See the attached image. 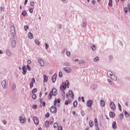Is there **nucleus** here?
<instances>
[{
  "label": "nucleus",
  "mask_w": 130,
  "mask_h": 130,
  "mask_svg": "<svg viewBox=\"0 0 130 130\" xmlns=\"http://www.w3.org/2000/svg\"><path fill=\"white\" fill-rule=\"evenodd\" d=\"M69 83V80H67L66 81V83H62L60 87V89L62 91L61 95L63 97V100H64V96L66 94V92H64V90H66V89H67V88H69L70 86V84Z\"/></svg>",
  "instance_id": "nucleus-1"
},
{
  "label": "nucleus",
  "mask_w": 130,
  "mask_h": 130,
  "mask_svg": "<svg viewBox=\"0 0 130 130\" xmlns=\"http://www.w3.org/2000/svg\"><path fill=\"white\" fill-rule=\"evenodd\" d=\"M107 75L109 78L111 79L112 81H116L117 80V78H116V76L113 74L112 72L111 71H108Z\"/></svg>",
  "instance_id": "nucleus-2"
},
{
  "label": "nucleus",
  "mask_w": 130,
  "mask_h": 130,
  "mask_svg": "<svg viewBox=\"0 0 130 130\" xmlns=\"http://www.w3.org/2000/svg\"><path fill=\"white\" fill-rule=\"evenodd\" d=\"M56 94H57L56 89L53 88L52 90L50 92V93L48 95V100H51V98H52V96H56Z\"/></svg>",
  "instance_id": "nucleus-3"
},
{
  "label": "nucleus",
  "mask_w": 130,
  "mask_h": 130,
  "mask_svg": "<svg viewBox=\"0 0 130 130\" xmlns=\"http://www.w3.org/2000/svg\"><path fill=\"white\" fill-rule=\"evenodd\" d=\"M10 32L12 36L15 37L16 36V28L14 25H12L10 27Z\"/></svg>",
  "instance_id": "nucleus-4"
},
{
  "label": "nucleus",
  "mask_w": 130,
  "mask_h": 130,
  "mask_svg": "<svg viewBox=\"0 0 130 130\" xmlns=\"http://www.w3.org/2000/svg\"><path fill=\"white\" fill-rule=\"evenodd\" d=\"M19 120L21 123H25V122H26V118L20 116H19Z\"/></svg>",
  "instance_id": "nucleus-5"
},
{
  "label": "nucleus",
  "mask_w": 130,
  "mask_h": 130,
  "mask_svg": "<svg viewBox=\"0 0 130 130\" xmlns=\"http://www.w3.org/2000/svg\"><path fill=\"white\" fill-rule=\"evenodd\" d=\"M93 103H94V102H93V101L91 100H88L86 103V106L88 107H91L92 105H93Z\"/></svg>",
  "instance_id": "nucleus-6"
},
{
  "label": "nucleus",
  "mask_w": 130,
  "mask_h": 130,
  "mask_svg": "<svg viewBox=\"0 0 130 130\" xmlns=\"http://www.w3.org/2000/svg\"><path fill=\"white\" fill-rule=\"evenodd\" d=\"M109 106L111 108V109H112V110H115L116 109V107H115V104L113 102H111L109 104Z\"/></svg>",
  "instance_id": "nucleus-7"
},
{
  "label": "nucleus",
  "mask_w": 130,
  "mask_h": 130,
  "mask_svg": "<svg viewBox=\"0 0 130 130\" xmlns=\"http://www.w3.org/2000/svg\"><path fill=\"white\" fill-rule=\"evenodd\" d=\"M50 111L52 113H56V111H57V110L56 109V107L55 106H52L50 109Z\"/></svg>",
  "instance_id": "nucleus-8"
},
{
  "label": "nucleus",
  "mask_w": 130,
  "mask_h": 130,
  "mask_svg": "<svg viewBox=\"0 0 130 130\" xmlns=\"http://www.w3.org/2000/svg\"><path fill=\"white\" fill-rule=\"evenodd\" d=\"M64 72H66V73H72V69L70 67H65L63 68Z\"/></svg>",
  "instance_id": "nucleus-9"
},
{
  "label": "nucleus",
  "mask_w": 130,
  "mask_h": 130,
  "mask_svg": "<svg viewBox=\"0 0 130 130\" xmlns=\"http://www.w3.org/2000/svg\"><path fill=\"white\" fill-rule=\"evenodd\" d=\"M38 61L40 64V65L41 66V67H44L45 63H44V60H43V59L41 58H39Z\"/></svg>",
  "instance_id": "nucleus-10"
},
{
  "label": "nucleus",
  "mask_w": 130,
  "mask_h": 130,
  "mask_svg": "<svg viewBox=\"0 0 130 130\" xmlns=\"http://www.w3.org/2000/svg\"><path fill=\"white\" fill-rule=\"evenodd\" d=\"M22 70L23 71L22 75H23V76H25V75L27 74V68H26V66H22Z\"/></svg>",
  "instance_id": "nucleus-11"
},
{
  "label": "nucleus",
  "mask_w": 130,
  "mask_h": 130,
  "mask_svg": "<svg viewBox=\"0 0 130 130\" xmlns=\"http://www.w3.org/2000/svg\"><path fill=\"white\" fill-rule=\"evenodd\" d=\"M33 120H34V122L35 124H36V125H38V124H39V120H38V119H37V117H36V116L34 117Z\"/></svg>",
  "instance_id": "nucleus-12"
},
{
  "label": "nucleus",
  "mask_w": 130,
  "mask_h": 130,
  "mask_svg": "<svg viewBox=\"0 0 130 130\" xmlns=\"http://www.w3.org/2000/svg\"><path fill=\"white\" fill-rule=\"evenodd\" d=\"M16 44H17V41H16V40H12L11 43L12 48H15V47H16Z\"/></svg>",
  "instance_id": "nucleus-13"
},
{
  "label": "nucleus",
  "mask_w": 130,
  "mask_h": 130,
  "mask_svg": "<svg viewBox=\"0 0 130 130\" xmlns=\"http://www.w3.org/2000/svg\"><path fill=\"white\" fill-rule=\"evenodd\" d=\"M2 85L3 89H7V82L6 81L3 80L2 82Z\"/></svg>",
  "instance_id": "nucleus-14"
},
{
  "label": "nucleus",
  "mask_w": 130,
  "mask_h": 130,
  "mask_svg": "<svg viewBox=\"0 0 130 130\" xmlns=\"http://www.w3.org/2000/svg\"><path fill=\"white\" fill-rule=\"evenodd\" d=\"M34 83H35V79L32 78L31 80V82L29 85V88L31 89L33 88V86L34 85Z\"/></svg>",
  "instance_id": "nucleus-15"
},
{
  "label": "nucleus",
  "mask_w": 130,
  "mask_h": 130,
  "mask_svg": "<svg viewBox=\"0 0 130 130\" xmlns=\"http://www.w3.org/2000/svg\"><path fill=\"white\" fill-rule=\"evenodd\" d=\"M56 77H57V75L56 74H55L52 77V81L53 83H55L56 81Z\"/></svg>",
  "instance_id": "nucleus-16"
},
{
  "label": "nucleus",
  "mask_w": 130,
  "mask_h": 130,
  "mask_svg": "<svg viewBox=\"0 0 130 130\" xmlns=\"http://www.w3.org/2000/svg\"><path fill=\"white\" fill-rule=\"evenodd\" d=\"M95 126L96 127V130H99V128L98 127V119L97 118L94 119Z\"/></svg>",
  "instance_id": "nucleus-17"
},
{
  "label": "nucleus",
  "mask_w": 130,
  "mask_h": 130,
  "mask_svg": "<svg viewBox=\"0 0 130 130\" xmlns=\"http://www.w3.org/2000/svg\"><path fill=\"white\" fill-rule=\"evenodd\" d=\"M6 54L8 56H12V52L10 51L9 49H7L6 50Z\"/></svg>",
  "instance_id": "nucleus-18"
},
{
  "label": "nucleus",
  "mask_w": 130,
  "mask_h": 130,
  "mask_svg": "<svg viewBox=\"0 0 130 130\" xmlns=\"http://www.w3.org/2000/svg\"><path fill=\"white\" fill-rule=\"evenodd\" d=\"M57 103H60V100H59V99H55V100L54 101V106H55V105H56V104H57Z\"/></svg>",
  "instance_id": "nucleus-19"
},
{
  "label": "nucleus",
  "mask_w": 130,
  "mask_h": 130,
  "mask_svg": "<svg viewBox=\"0 0 130 130\" xmlns=\"http://www.w3.org/2000/svg\"><path fill=\"white\" fill-rule=\"evenodd\" d=\"M43 79H44V83H46L48 81V77H47V76L44 75L43 76Z\"/></svg>",
  "instance_id": "nucleus-20"
},
{
  "label": "nucleus",
  "mask_w": 130,
  "mask_h": 130,
  "mask_svg": "<svg viewBox=\"0 0 130 130\" xmlns=\"http://www.w3.org/2000/svg\"><path fill=\"white\" fill-rule=\"evenodd\" d=\"M85 62L84 60L80 59L79 60L78 63L79 64H85Z\"/></svg>",
  "instance_id": "nucleus-21"
},
{
  "label": "nucleus",
  "mask_w": 130,
  "mask_h": 130,
  "mask_svg": "<svg viewBox=\"0 0 130 130\" xmlns=\"http://www.w3.org/2000/svg\"><path fill=\"white\" fill-rule=\"evenodd\" d=\"M69 94L70 96H71L72 99H74V92L72 90H69Z\"/></svg>",
  "instance_id": "nucleus-22"
},
{
  "label": "nucleus",
  "mask_w": 130,
  "mask_h": 130,
  "mask_svg": "<svg viewBox=\"0 0 130 130\" xmlns=\"http://www.w3.org/2000/svg\"><path fill=\"white\" fill-rule=\"evenodd\" d=\"M101 106L102 107H104V106H105V102L103 100H101Z\"/></svg>",
  "instance_id": "nucleus-23"
},
{
  "label": "nucleus",
  "mask_w": 130,
  "mask_h": 130,
  "mask_svg": "<svg viewBox=\"0 0 130 130\" xmlns=\"http://www.w3.org/2000/svg\"><path fill=\"white\" fill-rule=\"evenodd\" d=\"M28 37L29 38V39H33V35H32V33L28 32Z\"/></svg>",
  "instance_id": "nucleus-24"
},
{
  "label": "nucleus",
  "mask_w": 130,
  "mask_h": 130,
  "mask_svg": "<svg viewBox=\"0 0 130 130\" xmlns=\"http://www.w3.org/2000/svg\"><path fill=\"white\" fill-rule=\"evenodd\" d=\"M112 127H113V129H115V128H116V121L113 122Z\"/></svg>",
  "instance_id": "nucleus-25"
},
{
  "label": "nucleus",
  "mask_w": 130,
  "mask_h": 130,
  "mask_svg": "<svg viewBox=\"0 0 130 130\" xmlns=\"http://www.w3.org/2000/svg\"><path fill=\"white\" fill-rule=\"evenodd\" d=\"M35 42L36 44H37V45H38L39 46V45H40V43H41L40 42V41H39V40H38L37 39L35 40Z\"/></svg>",
  "instance_id": "nucleus-26"
},
{
  "label": "nucleus",
  "mask_w": 130,
  "mask_h": 130,
  "mask_svg": "<svg viewBox=\"0 0 130 130\" xmlns=\"http://www.w3.org/2000/svg\"><path fill=\"white\" fill-rule=\"evenodd\" d=\"M109 114L110 117L113 118L114 116H115V114L113 112H110Z\"/></svg>",
  "instance_id": "nucleus-27"
},
{
  "label": "nucleus",
  "mask_w": 130,
  "mask_h": 130,
  "mask_svg": "<svg viewBox=\"0 0 130 130\" xmlns=\"http://www.w3.org/2000/svg\"><path fill=\"white\" fill-rule=\"evenodd\" d=\"M89 126H90V127H93V126L94 125V123H93V121H92V120L89 121Z\"/></svg>",
  "instance_id": "nucleus-28"
},
{
  "label": "nucleus",
  "mask_w": 130,
  "mask_h": 130,
  "mask_svg": "<svg viewBox=\"0 0 130 130\" xmlns=\"http://www.w3.org/2000/svg\"><path fill=\"white\" fill-rule=\"evenodd\" d=\"M124 114H125V116L126 117H129V113H128L126 111H124Z\"/></svg>",
  "instance_id": "nucleus-29"
},
{
  "label": "nucleus",
  "mask_w": 130,
  "mask_h": 130,
  "mask_svg": "<svg viewBox=\"0 0 130 130\" xmlns=\"http://www.w3.org/2000/svg\"><path fill=\"white\" fill-rule=\"evenodd\" d=\"M90 48L93 51L96 50V46H95V45L94 44L91 45V46H90Z\"/></svg>",
  "instance_id": "nucleus-30"
},
{
  "label": "nucleus",
  "mask_w": 130,
  "mask_h": 130,
  "mask_svg": "<svg viewBox=\"0 0 130 130\" xmlns=\"http://www.w3.org/2000/svg\"><path fill=\"white\" fill-rule=\"evenodd\" d=\"M100 59V58H99V57L96 56L93 59V60L94 61H95V62H96V61H99Z\"/></svg>",
  "instance_id": "nucleus-31"
},
{
  "label": "nucleus",
  "mask_w": 130,
  "mask_h": 130,
  "mask_svg": "<svg viewBox=\"0 0 130 130\" xmlns=\"http://www.w3.org/2000/svg\"><path fill=\"white\" fill-rule=\"evenodd\" d=\"M41 103L42 104L43 107H45V105H46V103L45 102H42V100H40Z\"/></svg>",
  "instance_id": "nucleus-32"
},
{
  "label": "nucleus",
  "mask_w": 130,
  "mask_h": 130,
  "mask_svg": "<svg viewBox=\"0 0 130 130\" xmlns=\"http://www.w3.org/2000/svg\"><path fill=\"white\" fill-rule=\"evenodd\" d=\"M53 126L54 128H57L58 127V123L57 122L54 123Z\"/></svg>",
  "instance_id": "nucleus-33"
},
{
  "label": "nucleus",
  "mask_w": 130,
  "mask_h": 130,
  "mask_svg": "<svg viewBox=\"0 0 130 130\" xmlns=\"http://www.w3.org/2000/svg\"><path fill=\"white\" fill-rule=\"evenodd\" d=\"M73 106L74 107H77L78 106V102L77 101H75L73 103Z\"/></svg>",
  "instance_id": "nucleus-34"
},
{
  "label": "nucleus",
  "mask_w": 130,
  "mask_h": 130,
  "mask_svg": "<svg viewBox=\"0 0 130 130\" xmlns=\"http://www.w3.org/2000/svg\"><path fill=\"white\" fill-rule=\"evenodd\" d=\"M66 54L67 56H68V57H70V56H71V52L67 51L66 53Z\"/></svg>",
  "instance_id": "nucleus-35"
},
{
  "label": "nucleus",
  "mask_w": 130,
  "mask_h": 130,
  "mask_svg": "<svg viewBox=\"0 0 130 130\" xmlns=\"http://www.w3.org/2000/svg\"><path fill=\"white\" fill-rule=\"evenodd\" d=\"M21 15H22V16H26V15H27V12L25 10L22 11Z\"/></svg>",
  "instance_id": "nucleus-36"
},
{
  "label": "nucleus",
  "mask_w": 130,
  "mask_h": 130,
  "mask_svg": "<svg viewBox=\"0 0 130 130\" xmlns=\"http://www.w3.org/2000/svg\"><path fill=\"white\" fill-rule=\"evenodd\" d=\"M108 6H109V7H112V0L109 1Z\"/></svg>",
  "instance_id": "nucleus-37"
},
{
  "label": "nucleus",
  "mask_w": 130,
  "mask_h": 130,
  "mask_svg": "<svg viewBox=\"0 0 130 130\" xmlns=\"http://www.w3.org/2000/svg\"><path fill=\"white\" fill-rule=\"evenodd\" d=\"M33 95H32V99H34V100H35V99H36L37 98V96L35 94V93H32Z\"/></svg>",
  "instance_id": "nucleus-38"
},
{
  "label": "nucleus",
  "mask_w": 130,
  "mask_h": 130,
  "mask_svg": "<svg viewBox=\"0 0 130 130\" xmlns=\"http://www.w3.org/2000/svg\"><path fill=\"white\" fill-rule=\"evenodd\" d=\"M118 107L120 110V111H122V109H121V105H120V104L118 103Z\"/></svg>",
  "instance_id": "nucleus-39"
},
{
  "label": "nucleus",
  "mask_w": 130,
  "mask_h": 130,
  "mask_svg": "<svg viewBox=\"0 0 130 130\" xmlns=\"http://www.w3.org/2000/svg\"><path fill=\"white\" fill-rule=\"evenodd\" d=\"M24 29L25 31H27V30H29V26L28 25H25L24 26Z\"/></svg>",
  "instance_id": "nucleus-40"
},
{
  "label": "nucleus",
  "mask_w": 130,
  "mask_h": 130,
  "mask_svg": "<svg viewBox=\"0 0 130 130\" xmlns=\"http://www.w3.org/2000/svg\"><path fill=\"white\" fill-rule=\"evenodd\" d=\"M45 125L47 127H48V126H49V121H46L45 122Z\"/></svg>",
  "instance_id": "nucleus-41"
},
{
  "label": "nucleus",
  "mask_w": 130,
  "mask_h": 130,
  "mask_svg": "<svg viewBox=\"0 0 130 130\" xmlns=\"http://www.w3.org/2000/svg\"><path fill=\"white\" fill-rule=\"evenodd\" d=\"M26 68V70L27 69L28 71H31V67H30L29 64H27Z\"/></svg>",
  "instance_id": "nucleus-42"
},
{
  "label": "nucleus",
  "mask_w": 130,
  "mask_h": 130,
  "mask_svg": "<svg viewBox=\"0 0 130 130\" xmlns=\"http://www.w3.org/2000/svg\"><path fill=\"white\" fill-rule=\"evenodd\" d=\"M64 66L66 67H70V63L69 62H66L64 63Z\"/></svg>",
  "instance_id": "nucleus-43"
},
{
  "label": "nucleus",
  "mask_w": 130,
  "mask_h": 130,
  "mask_svg": "<svg viewBox=\"0 0 130 130\" xmlns=\"http://www.w3.org/2000/svg\"><path fill=\"white\" fill-rule=\"evenodd\" d=\"M30 5L31 7H34V6H35V3H34V2L31 1V2H30Z\"/></svg>",
  "instance_id": "nucleus-44"
},
{
  "label": "nucleus",
  "mask_w": 130,
  "mask_h": 130,
  "mask_svg": "<svg viewBox=\"0 0 130 130\" xmlns=\"http://www.w3.org/2000/svg\"><path fill=\"white\" fill-rule=\"evenodd\" d=\"M124 11L125 12V14H127V12L128 11V9L127 8V7H125L124 9Z\"/></svg>",
  "instance_id": "nucleus-45"
},
{
  "label": "nucleus",
  "mask_w": 130,
  "mask_h": 130,
  "mask_svg": "<svg viewBox=\"0 0 130 130\" xmlns=\"http://www.w3.org/2000/svg\"><path fill=\"white\" fill-rule=\"evenodd\" d=\"M36 92H37V89L35 88V89H32V94H35V93H36Z\"/></svg>",
  "instance_id": "nucleus-46"
},
{
  "label": "nucleus",
  "mask_w": 130,
  "mask_h": 130,
  "mask_svg": "<svg viewBox=\"0 0 130 130\" xmlns=\"http://www.w3.org/2000/svg\"><path fill=\"white\" fill-rule=\"evenodd\" d=\"M32 109H36L37 108V105H33L32 106Z\"/></svg>",
  "instance_id": "nucleus-47"
},
{
  "label": "nucleus",
  "mask_w": 130,
  "mask_h": 130,
  "mask_svg": "<svg viewBox=\"0 0 130 130\" xmlns=\"http://www.w3.org/2000/svg\"><path fill=\"white\" fill-rule=\"evenodd\" d=\"M123 116H124V115L122 113H121L119 115V117H120V119H122V118H123Z\"/></svg>",
  "instance_id": "nucleus-48"
},
{
  "label": "nucleus",
  "mask_w": 130,
  "mask_h": 130,
  "mask_svg": "<svg viewBox=\"0 0 130 130\" xmlns=\"http://www.w3.org/2000/svg\"><path fill=\"white\" fill-rule=\"evenodd\" d=\"M45 49H48V47H49V46L48 45V44L45 43Z\"/></svg>",
  "instance_id": "nucleus-49"
},
{
  "label": "nucleus",
  "mask_w": 130,
  "mask_h": 130,
  "mask_svg": "<svg viewBox=\"0 0 130 130\" xmlns=\"http://www.w3.org/2000/svg\"><path fill=\"white\" fill-rule=\"evenodd\" d=\"M59 78H62V73L59 72L58 74Z\"/></svg>",
  "instance_id": "nucleus-50"
},
{
  "label": "nucleus",
  "mask_w": 130,
  "mask_h": 130,
  "mask_svg": "<svg viewBox=\"0 0 130 130\" xmlns=\"http://www.w3.org/2000/svg\"><path fill=\"white\" fill-rule=\"evenodd\" d=\"M69 104H71V102L69 101H66L65 102V105H69Z\"/></svg>",
  "instance_id": "nucleus-51"
},
{
  "label": "nucleus",
  "mask_w": 130,
  "mask_h": 130,
  "mask_svg": "<svg viewBox=\"0 0 130 130\" xmlns=\"http://www.w3.org/2000/svg\"><path fill=\"white\" fill-rule=\"evenodd\" d=\"M107 81H108L109 84H110V85H112V81H111V80L108 79L107 80Z\"/></svg>",
  "instance_id": "nucleus-52"
},
{
  "label": "nucleus",
  "mask_w": 130,
  "mask_h": 130,
  "mask_svg": "<svg viewBox=\"0 0 130 130\" xmlns=\"http://www.w3.org/2000/svg\"><path fill=\"white\" fill-rule=\"evenodd\" d=\"M45 117H49V116H50V114L48 112L45 114Z\"/></svg>",
  "instance_id": "nucleus-53"
},
{
  "label": "nucleus",
  "mask_w": 130,
  "mask_h": 130,
  "mask_svg": "<svg viewBox=\"0 0 130 130\" xmlns=\"http://www.w3.org/2000/svg\"><path fill=\"white\" fill-rule=\"evenodd\" d=\"M0 9H1V11H3V12H5V7H1Z\"/></svg>",
  "instance_id": "nucleus-54"
},
{
  "label": "nucleus",
  "mask_w": 130,
  "mask_h": 130,
  "mask_svg": "<svg viewBox=\"0 0 130 130\" xmlns=\"http://www.w3.org/2000/svg\"><path fill=\"white\" fill-rule=\"evenodd\" d=\"M29 13L32 14V13H33V9L32 8H29Z\"/></svg>",
  "instance_id": "nucleus-55"
},
{
  "label": "nucleus",
  "mask_w": 130,
  "mask_h": 130,
  "mask_svg": "<svg viewBox=\"0 0 130 130\" xmlns=\"http://www.w3.org/2000/svg\"><path fill=\"white\" fill-rule=\"evenodd\" d=\"M66 51H67V50L66 49H64L62 51V54H64V53H66Z\"/></svg>",
  "instance_id": "nucleus-56"
},
{
  "label": "nucleus",
  "mask_w": 130,
  "mask_h": 130,
  "mask_svg": "<svg viewBox=\"0 0 130 130\" xmlns=\"http://www.w3.org/2000/svg\"><path fill=\"white\" fill-rule=\"evenodd\" d=\"M86 26H87V23H86V22H83V26L84 27H86Z\"/></svg>",
  "instance_id": "nucleus-57"
},
{
  "label": "nucleus",
  "mask_w": 130,
  "mask_h": 130,
  "mask_svg": "<svg viewBox=\"0 0 130 130\" xmlns=\"http://www.w3.org/2000/svg\"><path fill=\"white\" fill-rule=\"evenodd\" d=\"M3 124H7V120H3Z\"/></svg>",
  "instance_id": "nucleus-58"
},
{
  "label": "nucleus",
  "mask_w": 130,
  "mask_h": 130,
  "mask_svg": "<svg viewBox=\"0 0 130 130\" xmlns=\"http://www.w3.org/2000/svg\"><path fill=\"white\" fill-rule=\"evenodd\" d=\"M31 62H32V61H31V60H28L27 61V63L28 64H30Z\"/></svg>",
  "instance_id": "nucleus-59"
},
{
  "label": "nucleus",
  "mask_w": 130,
  "mask_h": 130,
  "mask_svg": "<svg viewBox=\"0 0 130 130\" xmlns=\"http://www.w3.org/2000/svg\"><path fill=\"white\" fill-rule=\"evenodd\" d=\"M127 8L128 9V10L129 11V12H130V5L128 4L127 6Z\"/></svg>",
  "instance_id": "nucleus-60"
},
{
  "label": "nucleus",
  "mask_w": 130,
  "mask_h": 130,
  "mask_svg": "<svg viewBox=\"0 0 130 130\" xmlns=\"http://www.w3.org/2000/svg\"><path fill=\"white\" fill-rule=\"evenodd\" d=\"M57 130H62V127L61 126H59Z\"/></svg>",
  "instance_id": "nucleus-61"
},
{
  "label": "nucleus",
  "mask_w": 130,
  "mask_h": 130,
  "mask_svg": "<svg viewBox=\"0 0 130 130\" xmlns=\"http://www.w3.org/2000/svg\"><path fill=\"white\" fill-rule=\"evenodd\" d=\"M12 89H13V90H15V89H16V85L13 84Z\"/></svg>",
  "instance_id": "nucleus-62"
},
{
  "label": "nucleus",
  "mask_w": 130,
  "mask_h": 130,
  "mask_svg": "<svg viewBox=\"0 0 130 130\" xmlns=\"http://www.w3.org/2000/svg\"><path fill=\"white\" fill-rule=\"evenodd\" d=\"M92 5H95L96 4V2H95V0H92Z\"/></svg>",
  "instance_id": "nucleus-63"
},
{
  "label": "nucleus",
  "mask_w": 130,
  "mask_h": 130,
  "mask_svg": "<svg viewBox=\"0 0 130 130\" xmlns=\"http://www.w3.org/2000/svg\"><path fill=\"white\" fill-rule=\"evenodd\" d=\"M81 99H82V102H83L84 103H85V100L84 99V97H82L81 98Z\"/></svg>",
  "instance_id": "nucleus-64"
}]
</instances>
